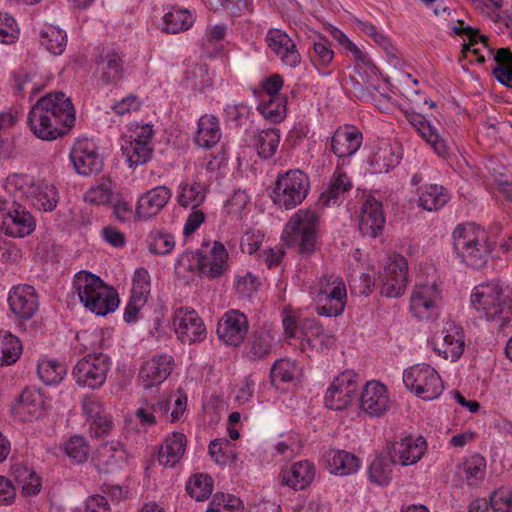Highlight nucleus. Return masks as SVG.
Here are the masks:
<instances>
[{
  "label": "nucleus",
  "mask_w": 512,
  "mask_h": 512,
  "mask_svg": "<svg viewBox=\"0 0 512 512\" xmlns=\"http://www.w3.org/2000/svg\"><path fill=\"white\" fill-rule=\"evenodd\" d=\"M75 121V108L62 92L47 93L34 103L27 115L30 131L44 141H53L66 135Z\"/></svg>",
  "instance_id": "nucleus-1"
},
{
  "label": "nucleus",
  "mask_w": 512,
  "mask_h": 512,
  "mask_svg": "<svg viewBox=\"0 0 512 512\" xmlns=\"http://www.w3.org/2000/svg\"><path fill=\"white\" fill-rule=\"evenodd\" d=\"M469 304L477 318L495 328H503L512 321V310L507 303L504 287L497 280L485 281L473 287Z\"/></svg>",
  "instance_id": "nucleus-2"
},
{
  "label": "nucleus",
  "mask_w": 512,
  "mask_h": 512,
  "mask_svg": "<svg viewBox=\"0 0 512 512\" xmlns=\"http://www.w3.org/2000/svg\"><path fill=\"white\" fill-rule=\"evenodd\" d=\"M72 290L79 302L90 312L106 316L119 306L117 291L97 275L82 270L77 272L72 281Z\"/></svg>",
  "instance_id": "nucleus-3"
},
{
  "label": "nucleus",
  "mask_w": 512,
  "mask_h": 512,
  "mask_svg": "<svg viewBox=\"0 0 512 512\" xmlns=\"http://www.w3.org/2000/svg\"><path fill=\"white\" fill-rule=\"evenodd\" d=\"M453 247L457 256L473 269L484 267L491 253L486 231L474 223L456 226L452 233Z\"/></svg>",
  "instance_id": "nucleus-4"
},
{
  "label": "nucleus",
  "mask_w": 512,
  "mask_h": 512,
  "mask_svg": "<svg viewBox=\"0 0 512 512\" xmlns=\"http://www.w3.org/2000/svg\"><path fill=\"white\" fill-rule=\"evenodd\" d=\"M320 215L311 208L299 209L289 218L282 232V240L288 247H296L300 253L310 254L316 249Z\"/></svg>",
  "instance_id": "nucleus-5"
},
{
  "label": "nucleus",
  "mask_w": 512,
  "mask_h": 512,
  "mask_svg": "<svg viewBox=\"0 0 512 512\" xmlns=\"http://www.w3.org/2000/svg\"><path fill=\"white\" fill-rule=\"evenodd\" d=\"M313 300L318 304L319 316L332 317L341 315L347 303V288L343 278L336 273H325L309 289Z\"/></svg>",
  "instance_id": "nucleus-6"
},
{
  "label": "nucleus",
  "mask_w": 512,
  "mask_h": 512,
  "mask_svg": "<svg viewBox=\"0 0 512 512\" xmlns=\"http://www.w3.org/2000/svg\"><path fill=\"white\" fill-rule=\"evenodd\" d=\"M309 190L308 175L300 169H291L278 174L273 190V202L280 208L291 210L306 199Z\"/></svg>",
  "instance_id": "nucleus-7"
},
{
  "label": "nucleus",
  "mask_w": 512,
  "mask_h": 512,
  "mask_svg": "<svg viewBox=\"0 0 512 512\" xmlns=\"http://www.w3.org/2000/svg\"><path fill=\"white\" fill-rule=\"evenodd\" d=\"M402 380L407 390L424 401L437 399L444 390L440 374L427 363H418L406 368Z\"/></svg>",
  "instance_id": "nucleus-8"
},
{
  "label": "nucleus",
  "mask_w": 512,
  "mask_h": 512,
  "mask_svg": "<svg viewBox=\"0 0 512 512\" xmlns=\"http://www.w3.org/2000/svg\"><path fill=\"white\" fill-rule=\"evenodd\" d=\"M34 215L21 203L0 197V232L12 238H24L36 230Z\"/></svg>",
  "instance_id": "nucleus-9"
},
{
  "label": "nucleus",
  "mask_w": 512,
  "mask_h": 512,
  "mask_svg": "<svg viewBox=\"0 0 512 512\" xmlns=\"http://www.w3.org/2000/svg\"><path fill=\"white\" fill-rule=\"evenodd\" d=\"M153 125L150 123H131L122 138L121 150L130 166L148 162L153 155Z\"/></svg>",
  "instance_id": "nucleus-10"
},
{
  "label": "nucleus",
  "mask_w": 512,
  "mask_h": 512,
  "mask_svg": "<svg viewBox=\"0 0 512 512\" xmlns=\"http://www.w3.org/2000/svg\"><path fill=\"white\" fill-rule=\"evenodd\" d=\"M111 368V359L104 353H89L79 359L72 376L79 387L98 389L104 385Z\"/></svg>",
  "instance_id": "nucleus-11"
},
{
  "label": "nucleus",
  "mask_w": 512,
  "mask_h": 512,
  "mask_svg": "<svg viewBox=\"0 0 512 512\" xmlns=\"http://www.w3.org/2000/svg\"><path fill=\"white\" fill-rule=\"evenodd\" d=\"M442 304V289L435 282L418 283L410 294L409 311L421 321H428L438 316Z\"/></svg>",
  "instance_id": "nucleus-12"
},
{
  "label": "nucleus",
  "mask_w": 512,
  "mask_h": 512,
  "mask_svg": "<svg viewBox=\"0 0 512 512\" xmlns=\"http://www.w3.org/2000/svg\"><path fill=\"white\" fill-rule=\"evenodd\" d=\"M430 344L439 357L455 362L465 350V332L455 321L448 320L443 323L441 329L434 332Z\"/></svg>",
  "instance_id": "nucleus-13"
},
{
  "label": "nucleus",
  "mask_w": 512,
  "mask_h": 512,
  "mask_svg": "<svg viewBox=\"0 0 512 512\" xmlns=\"http://www.w3.org/2000/svg\"><path fill=\"white\" fill-rule=\"evenodd\" d=\"M171 325L177 339L182 344H195L204 341L207 329L198 312L189 306H181L173 310Z\"/></svg>",
  "instance_id": "nucleus-14"
},
{
  "label": "nucleus",
  "mask_w": 512,
  "mask_h": 512,
  "mask_svg": "<svg viewBox=\"0 0 512 512\" xmlns=\"http://www.w3.org/2000/svg\"><path fill=\"white\" fill-rule=\"evenodd\" d=\"M173 369V356L167 353H156L142 359L137 380L144 389L158 387L168 379Z\"/></svg>",
  "instance_id": "nucleus-15"
},
{
  "label": "nucleus",
  "mask_w": 512,
  "mask_h": 512,
  "mask_svg": "<svg viewBox=\"0 0 512 512\" xmlns=\"http://www.w3.org/2000/svg\"><path fill=\"white\" fill-rule=\"evenodd\" d=\"M358 391L357 375L346 370L338 374L326 390L325 406L331 410H342L354 400Z\"/></svg>",
  "instance_id": "nucleus-16"
},
{
  "label": "nucleus",
  "mask_w": 512,
  "mask_h": 512,
  "mask_svg": "<svg viewBox=\"0 0 512 512\" xmlns=\"http://www.w3.org/2000/svg\"><path fill=\"white\" fill-rule=\"evenodd\" d=\"M391 404V396L384 383L369 380L363 385L359 394V409L366 416L382 417L390 410Z\"/></svg>",
  "instance_id": "nucleus-17"
},
{
  "label": "nucleus",
  "mask_w": 512,
  "mask_h": 512,
  "mask_svg": "<svg viewBox=\"0 0 512 512\" xmlns=\"http://www.w3.org/2000/svg\"><path fill=\"white\" fill-rule=\"evenodd\" d=\"M408 262L405 257L394 255L387 261L379 276L380 292L390 298L401 296L407 287Z\"/></svg>",
  "instance_id": "nucleus-18"
},
{
  "label": "nucleus",
  "mask_w": 512,
  "mask_h": 512,
  "mask_svg": "<svg viewBox=\"0 0 512 512\" xmlns=\"http://www.w3.org/2000/svg\"><path fill=\"white\" fill-rule=\"evenodd\" d=\"M70 159L76 172L84 176L97 174L103 167L98 147L95 141L89 138H79L75 141L70 151Z\"/></svg>",
  "instance_id": "nucleus-19"
},
{
  "label": "nucleus",
  "mask_w": 512,
  "mask_h": 512,
  "mask_svg": "<svg viewBox=\"0 0 512 512\" xmlns=\"http://www.w3.org/2000/svg\"><path fill=\"white\" fill-rule=\"evenodd\" d=\"M451 30L454 34L464 36L462 54L469 62L483 64L487 58L492 57L493 52L487 45V38L481 36L464 21H457L451 26Z\"/></svg>",
  "instance_id": "nucleus-20"
},
{
  "label": "nucleus",
  "mask_w": 512,
  "mask_h": 512,
  "mask_svg": "<svg viewBox=\"0 0 512 512\" xmlns=\"http://www.w3.org/2000/svg\"><path fill=\"white\" fill-rule=\"evenodd\" d=\"M352 56L355 60V75L351 77V81L358 97L365 98L366 91L379 92L380 74L371 58L361 49L359 53H354Z\"/></svg>",
  "instance_id": "nucleus-21"
},
{
  "label": "nucleus",
  "mask_w": 512,
  "mask_h": 512,
  "mask_svg": "<svg viewBox=\"0 0 512 512\" xmlns=\"http://www.w3.org/2000/svg\"><path fill=\"white\" fill-rule=\"evenodd\" d=\"M249 322L246 315L238 310H229L223 314L217 325L219 339L228 346H240L248 333Z\"/></svg>",
  "instance_id": "nucleus-22"
},
{
  "label": "nucleus",
  "mask_w": 512,
  "mask_h": 512,
  "mask_svg": "<svg viewBox=\"0 0 512 512\" xmlns=\"http://www.w3.org/2000/svg\"><path fill=\"white\" fill-rule=\"evenodd\" d=\"M10 311L20 320L31 319L39 309V299L34 287L27 284L13 286L8 293Z\"/></svg>",
  "instance_id": "nucleus-23"
},
{
  "label": "nucleus",
  "mask_w": 512,
  "mask_h": 512,
  "mask_svg": "<svg viewBox=\"0 0 512 512\" xmlns=\"http://www.w3.org/2000/svg\"><path fill=\"white\" fill-rule=\"evenodd\" d=\"M45 401L43 395L35 388H26L11 407L15 420L32 422L44 415Z\"/></svg>",
  "instance_id": "nucleus-24"
},
{
  "label": "nucleus",
  "mask_w": 512,
  "mask_h": 512,
  "mask_svg": "<svg viewBox=\"0 0 512 512\" xmlns=\"http://www.w3.org/2000/svg\"><path fill=\"white\" fill-rule=\"evenodd\" d=\"M269 49L285 66L295 68L301 63V55L290 36L281 29H270L266 34Z\"/></svg>",
  "instance_id": "nucleus-25"
},
{
  "label": "nucleus",
  "mask_w": 512,
  "mask_h": 512,
  "mask_svg": "<svg viewBox=\"0 0 512 512\" xmlns=\"http://www.w3.org/2000/svg\"><path fill=\"white\" fill-rule=\"evenodd\" d=\"M128 453L118 441L104 442L96 450L93 463L100 473H113L126 463Z\"/></svg>",
  "instance_id": "nucleus-26"
},
{
  "label": "nucleus",
  "mask_w": 512,
  "mask_h": 512,
  "mask_svg": "<svg viewBox=\"0 0 512 512\" xmlns=\"http://www.w3.org/2000/svg\"><path fill=\"white\" fill-rule=\"evenodd\" d=\"M385 216L382 204L373 197H368L362 204L358 228L363 236L376 238L384 228Z\"/></svg>",
  "instance_id": "nucleus-27"
},
{
  "label": "nucleus",
  "mask_w": 512,
  "mask_h": 512,
  "mask_svg": "<svg viewBox=\"0 0 512 512\" xmlns=\"http://www.w3.org/2000/svg\"><path fill=\"white\" fill-rule=\"evenodd\" d=\"M171 190L162 185L142 194L136 204L135 214L140 220H149L158 215L171 199Z\"/></svg>",
  "instance_id": "nucleus-28"
},
{
  "label": "nucleus",
  "mask_w": 512,
  "mask_h": 512,
  "mask_svg": "<svg viewBox=\"0 0 512 512\" xmlns=\"http://www.w3.org/2000/svg\"><path fill=\"white\" fill-rule=\"evenodd\" d=\"M401 159L400 148L388 140H381L375 144L368 156V164L373 173H387L397 166Z\"/></svg>",
  "instance_id": "nucleus-29"
},
{
  "label": "nucleus",
  "mask_w": 512,
  "mask_h": 512,
  "mask_svg": "<svg viewBox=\"0 0 512 512\" xmlns=\"http://www.w3.org/2000/svg\"><path fill=\"white\" fill-rule=\"evenodd\" d=\"M426 450V441L423 437L405 436L393 443L391 459L394 463L403 466L417 463Z\"/></svg>",
  "instance_id": "nucleus-30"
},
{
  "label": "nucleus",
  "mask_w": 512,
  "mask_h": 512,
  "mask_svg": "<svg viewBox=\"0 0 512 512\" xmlns=\"http://www.w3.org/2000/svg\"><path fill=\"white\" fill-rule=\"evenodd\" d=\"M362 141V133L357 127L344 125L334 132L331 149L339 158L351 157L360 149Z\"/></svg>",
  "instance_id": "nucleus-31"
},
{
  "label": "nucleus",
  "mask_w": 512,
  "mask_h": 512,
  "mask_svg": "<svg viewBox=\"0 0 512 512\" xmlns=\"http://www.w3.org/2000/svg\"><path fill=\"white\" fill-rule=\"evenodd\" d=\"M202 274L209 279H216L229 269V253L223 243L214 241L212 246L201 253Z\"/></svg>",
  "instance_id": "nucleus-32"
},
{
  "label": "nucleus",
  "mask_w": 512,
  "mask_h": 512,
  "mask_svg": "<svg viewBox=\"0 0 512 512\" xmlns=\"http://www.w3.org/2000/svg\"><path fill=\"white\" fill-rule=\"evenodd\" d=\"M301 345L317 352H324L333 348L336 344V337L333 333L326 331L314 320H307L300 331Z\"/></svg>",
  "instance_id": "nucleus-33"
},
{
  "label": "nucleus",
  "mask_w": 512,
  "mask_h": 512,
  "mask_svg": "<svg viewBox=\"0 0 512 512\" xmlns=\"http://www.w3.org/2000/svg\"><path fill=\"white\" fill-rule=\"evenodd\" d=\"M124 55L111 50L103 52L97 61V74L103 84H116L125 77Z\"/></svg>",
  "instance_id": "nucleus-34"
},
{
  "label": "nucleus",
  "mask_w": 512,
  "mask_h": 512,
  "mask_svg": "<svg viewBox=\"0 0 512 512\" xmlns=\"http://www.w3.org/2000/svg\"><path fill=\"white\" fill-rule=\"evenodd\" d=\"M187 437L178 431L168 434L158 450V462L163 467H175L185 454Z\"/></svg>",
  "instance_id": "nucleus-35"
},
{
  "label": "nucleus",
  "mask_w": 512,
  "mask_h": 512,
  "mask_svg": "<svg viewBox=\"0 0 512 512\" xmlns=\"http://www.w3.org/2000/svg\"><path fill=\"white\" fill-rule=\"evenodd\" d=\"M209 189V182L196 175L192 181H184L179 184L177 201L182 207L199 208L205 201Z\"/></svg>",
  "instance_id": "nucleus-36"
},
{
  "label": "nucleus",
  "mask_w": 512,
  "mask_h": 512,
  "mask_svg": "<svg viewBox=\"0 0 512 512\" xmlns=\"http://www.w3.org/2000/svg\"><path fill=\"white\" fill-rule=\"evenodd\" d=\"M28 203L43 212L53 211L59 202V192L51 181L38 178Z\"/></svg>",
  "instance_id": "nucleus-37"
},
{
  "label": "nucleus",
  "mask_w": 512,
  "mask_h": 512,
  "mask_svg": "<svg viewBox=\"0 0 512 512\" xmlns=\"http://www.w3.org/2000/svg\"><path fill=\"white\" fill-rule=\"evenodd\" d=\"M186 408L187 396L181 391H177L168 398L159 400L156 404L152 405V409L158 417L170 423L181 420Z\"/></svg>",
  "instance_id": "nucleus-38"
},
{
  "label": "nucleus",
  "mask_w": 512,
  "mask_h": 512,
  "mask_svg": "<svg viewBox=\"0 0 512 512\" xmlns=\"http://www.w3.org/2000/svg\"><path fill=\"white\" fill-rule=\"evenodd\" d=\"M38 177L22 172H13L4 179L2 187L15 200L28 202Z\"/></svg>",
  "instance_id": "nucleus-39"
},
{
  "label": "nucleus",
  "mask_w": 512,
  "mask_h": 512,
  "mask_svg": "<svg viewBox=\"0 0 512 512\" xmlns=\"http://www.w3.org/2000/svg\"><path fill=\"white\" fill-rule=\"evenodd\" d=\"M276 344L275 332L271 329L256 330L246 347V357L252 361L269 357Z\"/></svg>",
  "instance_id": "nucleus-40"
},
{
  "label": "nucleus",
  "mask_w": 512,
  "mask_h": 512,
  "mask_svg": "<svg viewBox=\"0 0 512 512\" xmlns=\"http://www.w3.org/2000/svg\"><path fill=\"white\" fill-rule=\"evenodd\" d=\"M353 187V182L346 172L336 169L330 179L329 186L322 192L320 203L330 206L338 203Z\"/></svg>",
  "instance_id": "nucleus-41"
},
{
  "label": "nucleus",
  "mask_w": 512,
  "mask_h": 512,
  "mask_svg": "<svg viewBox=\"0 0 512 512\" xmlns=\"http://www.w3.org/2000/svg\"><path fill=\"white\" fill-rule=\"evenodd\" d=\"M221 129L219 120L214 115L205 114L198 120L197 134L195 142L203 148L215 146L221 139Z\"/></svg>",
  "instance_id": "nucleus-42"
},
{
  "label": "nucleus",
  "mask_w": 512,
  "mask_h": 512,
  "mask_svg": "<svg viewBox=\"0 0 512 512\" xmlns=\"http://www.w3.org/2000/svg\"><path fill=\"white\" fill-rule=\"evenodd\" d=\"M39 42L50 54L61 55L67 46V33L58 26L45 24L39 31Z\"/></svg>",
  "instance_id": "nucleus-43"
},
{
  "label": "nucleus",
  "mask_w": 512,
  "mask_h": 512,
  "mask_svg": "<svg viewBox=\"0 0 512 512\" xmlns=\"http://www.w3.org/2000/svg\"><path fill=\"white\" fill-rule=\"evenodd\" d=\"M195 22L194 14L188 9L172 8L162 18V31L177 34L189 30Z\"/></svg>",
  "instance_id": "nucleus-44"
},
{
  "label": "nucleus",
  "mask_w": 512,
  "mask_h": 512,
  "mask_svg": "<svg viewBox=\"0 0 512 512\" xmlns=\"http://www.w3.org/2000/svg\"><path fill=\"white\" fill-rule=\"evenodd\" d=\"M328 468L335 476H349L360 468V460L352 453L344 450L333 451L328 458Z\"/></svg>",
  "instance_id": "nucleus-45"
},
{
  "label": "nucleus",
  "mask_w": 512,
  "mask_h": 512,
  "mask_svg": "<svg viewBox=\"0 0 512 512\" xmlns=\"http://www.w3.org/2000/svg\"><path fill=\"white\" fill-rule=\"evenodd\" d=\"M287 96H276L273 98H260L257 111L271 123H281L287 116Z\"/></svg>",
  "instance_id": "nucleus-46"
},
{
  "label": "nucleus",
  "mask_w": 512,
  "mask_h": 512,
  "mask_svg": "<svg viewBox=\"0 0 512 512\" xmlns=\"http://www.w3.org/2000/svg\"><path fill=\"white\" fill-rule=\"evenodd\" d=\"M22 352V342L17 336L8 331H0V367L16 363Z\"/></svg>",
  "instance_id": "nucleus-47"
},
{
  "label": "nucleus",
  "mask_w": 512,
  "mask_h": 512,
  "mask_svg": "<svg viewBox=\"0 0 512 512\" xmlns=\"http://www.w3.org/2000/svg\"><path fill=\"white\" fill-rule=\"evenodd\" d=\"M449 199V193L443 186L431 184L423 188L419 196V205L432 212L444 207Z\"/></svg>",
  "instance_id": "nucleus-48"
},
{
  "label": "nucleus",
  "mask_w": 512,
  "mask_h": 512,
  "mask_svg": "<svg viewBox=\"0 0 512 512\" xmlns=\"http://www.w3.org/2000/svg\"><path fill=\"white\" fill-rule=\"evenodd\" d=\"M280 130L277 128H268L259 131L255 137L254 146L259 157L270 159L278 149L280 143Z\"/></svg>",
  "instance_id": "nucleus-49"
},
{
  "label": "nucleus",
  "mask_w": 512,
  "mask_h": 512,
  "mask_svg": "<svg viewBox=\"0 0 512 512\" xmlns=\"http://www.w3.org/2000/svg\"><path fill=\"white\" fill-rule=\"evenodd\" d=\"M37 372L43 383L46 385H56L66 376L67 368L63 363L45 357L38 361Z\"/></svg>",
  "instance_id": "nucleus-50"
},
{
  "label": "nucleus",
  "mask_w": 512,
  "mask_h": 512,
  "mask_svg": "<svg viewBox=\"0 0 512 512\" xmlns=\"http://www.w3.org/2000/svg\"><path fill=\"white\" fill-rule=\"evenodd\" d=\"M61 450L70 459V461L81 464L87 461L90 453V446L84 436L73 435L62 444Z\"/></svg>",
  "instance_id": "nucleus-51"
},
{
  "label": "nucleus",
  "mask_w": 512,
  "mask_h": 512,
  "mask_svg": "<svg viewBox=\"0 0 512 512\" xmlns=\"http://www.w3.org/2000/svg\"><path fill=\"white\" fill-rule=\"evenodd\" d=\"M496 66L493 68L495 78L508 88H512V52L501 48L493 57Z\"/></svg>",
  "instance_id": "nucleus-52"
},
{
  "label": "nucleus",
  "mask_w": 512,
  "mask_h": 512,
  "mask_svg": "<svg viewBox=\"0 0 512 512\" xmlns=\"http://www.w3.org/2000/svg\"><path fill=\"white\" fill-rule=\"evenodd\" d=\"M486 460L478 453L467 456L458 468V475L465 479H483L486 474Z\"/></svg>",
  "instance_id": "nucleus-53"
},
{
  "label": "nucleus",
  "mask_w": 512,
  "mask_h": 512,
  "mask_svg": "<svg viewBox=\"0 0 512 512\" xmlns=\"http://www.w3.org/2000/svg\"><path fill=\"white\" fill-rule=\"evenodd\" d=\"M334 58V51L330 41L323 37L318 36L313 40V54L311 60L316 69L329 66Z\"/></svg>",
  "instance_id": "nucleus-54"
},
{
  "label": "nucleus",
  "mask_w": 512,
  "mask_h": 512,
  "mask_svg": "<svg viewBox=\"0 0 512 512\" xmlns=\"http://www.w3.org/2000/svg\"><path fill=\"white\" fill-rule=\"evenodd\" d=\"M114 193L111 181L101 180L85 192L84 201L96 206L109 204Z\"/></svg>",
  "instance_id": "nucleus-55"
},
{
  "label": "nucleus",
  "mask_w": 512,
  "mask_h": 512,
  "mask_svg": "<svg viewBox=\"0 0 512 512\" xmlns=\"http://www.w3.org/2000/svg\"><path fill=\"white\" fill-rule=\"evenodd\" d=\"M298 373V366L295 361L287 358H282L274 362L271 368L270 377L274 383L280 382H291L295 379Z\"/></svg>",
  "instance_id": "nucleus-56"
},
{
  "label": "nucleus",
  "mask_w": 512,
  "mask_h": 512,
  "mask_svg": "<svg viewBox=\"0 0 512 512\" xmlns=\"http://www.w3.org/2000/svg\"><path fill=\"white\" fill-rule=\"evenodd\" d=\"M417 133L439 156L444 157L448 154L449 147L446 140L430 122H427Z\"/></svg>",
  "instance_id": "nucleus-57"
},
{
  "label": "nucleus",
  "mask_w": 512,
  "mask_h": 512,
  "mask_svg": "<svg viewBox=\"0 0 512 512\" xmlns=\"http://www.w3.org/2000/svg\"><path fill=\"white\" fill-rule=\"evenodd\" d=\"M151 292V280L145 268L136 269L132 280L131 298L147 302Z\"/></svg>",
  "instance_id": "nucleus-58"
},
{
  "label": "nucleus",
  "mask_w": 512,
  "mask_h": 512,
  "mask_svg": "<svg viewBox=\"0 0 512 512\" xmlns=\"http://www.w3.org/2000/svg\"><path fill=\"white\" fill-rule=\"evenodd\" d=\"M175 247V238L171 234L153 231L148 236V249L157 255H166Z\"/></svg>",
  "instance_id": "nucleus-59"
},
{
  "label": "nucleus",
  "mask_w": 512,
  "mask_h": 512,
  "mask_svg": "<svg viewBox=\"0 0 512 512\" xmlns=\"http://www.w3.org/2000/svg\"><path fill=\"white\" fill-rule=\"evenodd\" d=\"M20 35L16 19L8 12L0 11V43L12 44Z\"/></svg>",
  "instance_id": "nucleus-60"
},
{
  "label": "nucleus",
  "mask_w": 512,
  "mask_h": 512,
  "mask_svg": "<svg viewBox=\"0 0 512 512\" xmlns=\"http://www.w3.org/2000/svg\"><path fill=\"white\" fill-rule=\"evenodd\" d=\"M209 507L215 512H243L242 501L232 494L216 493Z\"/></svg>",
  "instance_id": "nucleus-61"
},
{
  "label": "nucleus",
  "mask_w": 512,
  "mask_h": 512,
  "mask_svg": "<svg viewBox=\"0 0 512 512\" xmlns=\"http://www.w3.org/2000/svg\"><path fill=\"white\" fill-rule=\"evenodd\" d=\"M284 473L283 480H314L316 467L309 460H301L292 464Z\"/></svg>",
  "instance_id": "nucleus-62"
},
{
  "label": "nucleus",
  "mask_w": 512,
  "mask_h": 512,
  "mask_svg": "<svg viewBox=\"0 0 512 512\" xmlns=\"http://www.w3.org/2000/svg\"><path fill=\"white\" fill-rule=\"evenodd\" d=\"M493 512H512V485H504L490 495Z\"/></svg>",
  "instance_id": "nucleus-63"
},
{
  "label": "nucleus",
  "mask_w": 512,
  "mask_h": 512,
  "mask_svg": "<svg viewBox=\"0 0 512 512\" xmlns=\"http://www.w3.org/2000/svg\"><path fill=\"white\" fill-rule=\"evenodd\" d=\"M208 452L218 464H226L233 457V447L229 440L220 438L210 442Z\"/></svg>",
  "instance_id": "nucleus-64"
}]
</instances>
